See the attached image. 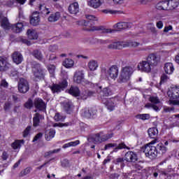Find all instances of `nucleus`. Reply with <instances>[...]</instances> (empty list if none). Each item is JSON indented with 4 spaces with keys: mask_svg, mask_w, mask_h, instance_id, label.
<instances>
[{
    "mask_svg": "<svg viewBox=\"0 0 179 179\" xmlns=\"http://www.w3.org/2000/svg\"><path fill=\"white\" fill-rule=\"evenodd\" d=\"M43 138V133H38L34 137L32 142H37L38 139H41Z\"/></svg>",
    "mask_w": 179,
    "mask_h": 179,
    "instance_id": "bf43d9fd",
    "label": "nucleus"
},
{
    "mask_svg": "<svg viewBox=\"0 0 179 179\" xmlns=\"http://www.w3.org/2000/svg\"><path fill=\"white\" fill-rule=\"evenodd\" d=\"M33 73L35 79L37 80H41V79H44L45 76V69H43L41 64L40 63H35L33 65Z\"/></svg>",
    "mask_w": 179,
    "mask_h": 179,
    "instance_id": "6e6552de",
    "label": "nucleus"
},
{
    "mask_svg": "<svg viewBox=\"0 0 179 179\" xmlns=\"http://www.w3.org/2000/svg\"><path fill=\"white\" fill-rule=\"evenodd\" d=\"M170 30H173V26L171 25L166 26L164 29V33H169Z\"/></svg>",
    "mask_w": 179,
    "mask_h": 179,
    "instance_id": "69168bd1",
    "label": "nucleus"
},
{
    "mask_svg": "<svg viewBox=\"0 0 179 179\" xmlns=\"http://www.w3.org/2000/svg\"><path fill=\"white\" fill-rule=\"evenodd\" d=\"M54 136H55V130L54 129H50L49 132L45 134V138L47 141H51Z\"/></svg>",
    "mask_w": 179,
    "mask_h": 179,
    "instance_id": "ea45409f",
    "label": "nucleus"
},
{
    "mask_svg": "<svg viewBox=\"0 0 179 179\" xmlns=\"http://www.w3.org/2000/svg\"><path fill=\"white\" fill-rule=\"evenodd\" d=\"M34 105L35 108L39 111H44L45 110V108H47L45 102H44V101L40 98H36L34 99Z\"/></svg>",
    "mask_w": 179,
    "mask_h": 179,
    "instance_id": "dca6fc26",
    "label": "nucleus"
},
{
    "mask_svg": "<svg viewBox=\"0 0 179 179\" xmlns=\"http://www.w3.org/2000/svg\"><path fill=\"white\" fill-rule=\"evenodd\" d=\"M59 152H61V148L55 149L53 150H50L49 152H46L45 153V157H48V156H51V155H54V153H58Z\"/></svg>",
    "mask_w": 179,
    "mask_h": 179,
    "instance_id": "603ef678",
    "label": "nucleus"
},
{
    "mask_svg": "<svg viewBox=\"0 0 179 179\" xmlns=\"http://www.w3.org/2000/svg\"><path fill=\"white\" fill-rule=\"evenodd\" d=\"M146 59L151 66H157V64L160 62V57L155 53L150 54Z\"/></svg>",
    "mask_w": 179,
    "mask_h": 179,
    "instance_id": "4468645a",
    "label": "nucleus"
},
{
    "mask_svg": "<svg viewBox=\"0 0 179 179\" xmlns=\"http://www.w3.org/2000/svg\"><path fill=\"white\" fill-rule=\"evenodd\" d=\"M48 71L52 75V76H54L55 73V65L54 64H50L48 66Z\"/></svg>",
    "mask_w": 179,
    "mask_h": 179,
    "instance_id": "8fccbe9b",
    "label": "nucleus"
},
{
    "mask_svg": "<svg viewBox=\"0 0 179 179\" xmlns=\"http://www.w3.org/2000/svg\"><path fill=\"white\" fill-rule=\"evenodd\" d=\"M117 146V143H108L105 145L103 150H108V149H111V148H115Z\"/></svg>",
    "mask_w": 179,
    "mask_h": 179,
    "instance_id": "6e6d98bb",
    "label": "nucleus"
},
{
    "mask_svg": "<svg viewBox=\"0 0 179 179\" xmlns=\"http://www.w3.org/2000/svg\"><path fill=\"white\" fill-rule=\"evenodd\" d=\"M102 103L106 106V108L109 110V111H114V110H115V106H117V103H115V99L109 98L103 99Z\"/></svg>",
    "mask_w": 179,
    "mask_h": 179,
    "instance_id": "2eb2a0df",
    "label": "nucleus"
},
{
    "mask_svg": "<svg viewBox=\"0 0 179 179\" xmlns=\"http://www.w3.org/2000/svg\"><path fill=\"white\" fill-rule=\"evenodd\" d=\"M32 55L34 57V58H36V59H38V61H43V59H44V56L39 50H34L32 52Z\"/></svg>",
    "mask_w": 179,
    "mask_h": 179,
    "instance_id": "f704fd0d",
    "label": "nucleus"
},
{
    "mask_svg": "<svg viewBox=\"0 0 179 179\" xmlns=\"http://www.w3.org/2000/svg\"><path fill=\"white\" fill-rule=\"evenodd\" d=\"M31 170H33L31 167H27L26 169L21 171L20 174L22 177L24 176H27V174H30Z\"/></svg>",
    "mask_w": 179,
    "mask_h": 179,
    "instance_id": "864d4df0",
    "label": "nucleus"
},
{
    "mask_svg": "<svg viewBox=\"0 0 179 179\" xmlns=\"http://www.w3.org/2000/svg\"><path fill=\"white\" fill-rule=\"evenodd\" d=\"M149 101L152 103V104H159L160 103V99L157 96H150L149 98Z\"/></svg>",
    "mask_w": 179,
    "mask_h": 179,
    "instance_id": "3c124183",
    "label": "nucleus"
},
{
    "mask_svg": "<svg viewBox=\"0 0 179 179\" xmlns=\"http://www.w3.org/2000/svg\"><path fill=\"white\" fill-rule=\"evenodd\" d=\"M39 10L43 13V15H50L51 13V11H50L49 8H47L42 5H40L39 6Z\"/></svg>",
    "mask_w": 179,
    "mask_h": 179,
    "instance_id": "de8ad7c7",
    "label": "nucleus"
},
{
    "mask_svg": "<svg viewBox=\"0 0 179 179\" xmlns=\"http://www.w3.org/2000/svg\"><path fill=\"white\" fill-rule=\"evenodd\" d=\"M124 160L127 163H136L138 162V154L134 151H128L124 155Z\"/></svg>",
    "mask_w": 179,
    "mask_h": 179,
    "instance_id": "f8f14e48",
    "label": "nucleus"
},
{
    "mask_svg": "<svg viewBox=\"0 0 179 179\" xmlns=\"http://www.w3.org/2000/svg\"><path fill=\"white\" fill-rule=\"evenodd\" d=\"M0 23H1V27L3 29H4V30H10L12 25H10V23H9V20H8V17H4V18L1 20Z\"/></svg>",
    "mask_w": 179,
    "mask_h": 179,
    "instance_id": "c756f323",
    "label": "nucleus"
},
{
    "mask_svg": "<svg viewBox=\"0 0 179 179\" xmlns=\"http://www.w3.org/2000/svg\"><path fill=\"white\" fill-rule=\"evenodd\" d=\"M156 9L157 10H169L168 1L165 0L158 2L156 5Z\"/></svg>",
    "mask_w": 179,
    "mask_h": 179,
    "instance_id": "393cba45",
    "label": "nucleus"
},
{
    "mask_svg": "<svg viewBox=\"0 0 179 179\" xmlns=\"http://www.w3.org/2000/svg\"><path fill=\"white\" fill-rule=\"evenodd\" d=\"M83 79H85V74L83 71H76L74 74L73 80L76 83H82Z\"/></svg>",
    "mask_w": 179,
    "mask_h": 179,
    "instance_id": "bb28decb",
    "label": "nucleus"
},
{
    "mask_svg": "<svg viewBox=\"0 0 179 179\" xmlns=\"http://www.w3.org/2000/svg\"><path fill=\"white\" fill-rule=\"evenodd\" d=\"M103 13H110V15H114L115 13H117V11L115 10H107V9H105V10H102Z\"/></svg>",
    "mask_w": 179,
    "mask_h": 179,
    "instance_id": "0e129e2a",
    "label": "nucleus"
},
{
    "mask_svg": "<svg viewBox=\"0 0 179 179\" xmlns=\"http://www.w3.org/2000/svg\"><path fill=\"white\" fill-rule=\"evenodd\" d=\"M111 94H112V92H111V90L110 88H108V87L103 88L100 92L101 101H103V100L107 99L106 97H108V96H111Z\"/></svg>",
    "mask_w": 179,
    "mask_h": 179,
    "instance_id": "cd10ccee",
    "label": "nucleus"
},
{
    "mask_svg": "<svg viewBox=\"0 0 179 179\" xmlns=\"http://www.w3.org/2000/svg\"><path fill=\"white\" fill-rule=\"evenodd\" d=\"M96 94V92L90 91V90H85L84 93L81 94V99L83 100H86L88 97H92Z\"/></svg>",
    "mask_w": 179,
    "mask_h": 179,
    "instance_id": "c9c22d12",
    "label": "nucleus"
},
{
    "mask_svg": "<svg viewBox=\"0 0 179 179\" xmlns=\"http://www.w3.org/2000/svg\"><path fill=\"white\" fill-rule=\"evenodd\" d=\"M23 29H24V25H23L22 22L11 24L10 29L12 30L13 33H22V31H23Z\"/></svg>",
    "mask_w": 179,
    "mask_h": 179,
    "instance_id": "4be33fe9",
    "label": "nucleus"
},
{
    "mask_svg": "<svg viewBox=\"0 0 179 179\" xmlns=\"http://www.w3.org/2000/svg\"><path fill=\"white\" fill-rule=\"evenodd\" d=\"M1 159L5 161L8 160V152L6 151L3 152L2 155H1Z\"/></svg>",
    "mask_w": 179,
    "mask_h": 179,
    "instance_id": "774afa93",
    "label": "nucleus"
},
{
    "mask_svg": "<svg viewBox=\"0 0 179 179\" xmlns=\"http://www.w3.org/2000/svg\"><path fill=\"white\" fill-rule=\"evenodd\" d=\"M27 34L29 40H37V38H38V34L34 29H28Z\"/></svg>",
    "mask_w": 179,
    "mask_h": 179,
    "instance_id": "7c9ffc66",
    "label": "nucleus"
},
{
    "mask_svg": "<svg viewBox=\"0 0 179 179\" xmlns=\"http://www.w3.org/2000/svg\"><path fill=\"white\" fill-rule=\"evenodd\" d=\"M148 132L151 139L157 141V135H159V130L157 129V127L150 128L148 129Z\"/></svg>",
    "mask_w": 179,
    "mask_h": 179,
    "instance_id": "a878e982",
    "label": "nucleus"
},
{
    "mask_svg": "<svg viewBox=\"0 0 179 179\" xmlns=\"http://www.w3.org/2000/svg\"><path fill=\"white\" fill-rule=\"evenodd\" d=\"M11 58L13 62L16 65H20V64L23 62V55H22V53H20V52H14L11 55Z\"/></svg>",
    "mask_w": 179,
    "mask_h": 179,
    "instance_id": "f3484780",
    "label": "nucleus"
},
{
    "mask_svg": "<svg viewBox=\"0 0 179 179\" xmlns=\"http://www.w3.org/2000/svg\"><path fill=\"white\" fill-rule=\"evenodd\" d=\"M48 50L50 52H55V51H57L58 50V45H51L49 46Z\"/></svg>",
    "mask_w": 179,
    "mask_h": 179,
    "instance_id": "13d9d810",
    "label": "nucleus"
},
{
    "mask_svg": "<svg viewBox=\"0 0 179 179\" xmlns=\"http://www.w3.org/2000/svg\"><path fill=\"white\" fill-rule=\"evenodd\" d=\"M31 132V126H27V128L22 131L23 138H27Z\"/></svg>",
    "mask_w": 179,
    "mask_h": 179,
    "instance_id": "49530a36",
    "label": "nucleus"
},
{
    "mask_svg": "<svg viewBox=\"0 0 179 179\" xmlns=\"http://www.w3.org/2000/svg\"><path fill=\"white\" fill-rule=\"evenodd\" d=\"M99 66L97 62L95 60H92L88 63V68L90 71H96Z\"/></svg>",
    "mask_w": 179,
    "mask_h": 179,
    "instance_id": "79ce46f5",
    "label": "nucleus"
},
{
    "mask_svg": "<svg viewBox=\"0 0 179 179\" xmlns=\"http://www.w3.org/2000/svg\"><path fill=\"white\" fill-rule=\"evenodd\" d=\"M152 66L147 61H141L138 63L137 68L141 72H145L146 73H149L152 71Z\"/></svg>",
    "mask_w": 179,
    "mask_h": 179,
    "instance_id": "ddd939ff",
    "label": "nucleus"
},
{
    "mask_svg": "<svg viewBox=\"0 0 179 179\" xmlns=\"http://www.w3.org/2000/svg\"><path fill=\"white\" fill-rule=\"evenodd\" d=\"M74 62L71 59H66L63 62V65L65 68H72L73 66Z\"/></svg>",
    "mask_w": 179,
    "mask_h": 179,
    "instance_id": "37998d69",
    "label": "nucleus"
},
{
    "mask_svg": "<svg viewBox=\"0 0 179 179\" xmlns=\"http://www.w3.org/2000/svg\"><path fill=\"white\" fill-rule=\"evenodd\" d=\"M134 73V69L128 66L122 69L119 78L117 79L118 83H126L131 78V76Z\"/></svg>",
    "mask_w": 179,
    "mask_h": 179,
    "instance_id": "20e7f679",
    "label": "nucleus"
},
{
    "mask_svg": "<svg viewBox=\"0 0 179 179\" xmlns=\"http://www.w3.org/2000/svg\"><path fill=\"white\" fill-rule=\"evenodd\" d=\"M69 143H70V146L71 147V146L75 147V146H78V145L80 144V141L76 140V141H71Z\"/></svg>",
    "mask_w": 179,
    "mask_h": 179,
    "instance_id": "680f3d73",
    "label": "nucleus"
},
{
    "mask_svg": "<svg viewBox=\"0 0 179 179\" xmlns=\"http://www.w3.org/2000/svg\"><path fill=\"white\" fill-rule=\"evenodd\" d=\"M10 106H12V103H10V102H6L3 106L4 111H8V110L10 108Z\"/></svg>",
    "mask_w": 179,
    "mask_h": 179,
    "instance_id": "052dcab7",
    "label": "nucleus"
},
{
    "mask_svg": "<svg viewBox=\"0 0 179 179\" xmlns=\"http://www.w3.org/2000/svg\"><path fill=\"white\" fill-rule=\"evenodd\" d=\"M86 18L88 20H83V26H85V27H90V29L84 28V30H86L87 31H99L101 30L102 31V33H105L106 34L115 33L117 31L116 29H106L103 26H94V24H96V22H97V18L94 15H87Z\"/></svg>",
    "mask_w": 179,
    "mask_h": 179,
    "instance_id": "f257e3e1",
    "label": "nucleus"
},
{
    "mask_svg": "<svg viewBox=\"0 0 179 179\" xmlns=\"http://www.w3.org/2000/svg\"><path fill=\"white\" fill-rule=\"evenodd\" d=\"M20 43H22V44H25L26 45H31V42H30V41L27 40V38L23 36L20 37Z\"/></svg>",
    "mask_w": 179,
    "mask_h": 179,
    "instance_id": "5fc2aeb1",
    "label": "nucleus"
},
{
    "mask_svg": "<svg viewBox=\"0 0 179 179\" xmlns=\"http://www.w3.org/2000/svg\"><path fill=\"white\" fill-rule=\"evenodd\" d=\"M24 107L28 110H31L33 107V100L31 99H28L27 101L24 104Z\"/></svg>",
    "mask_w": 179,
    "mask_h": 179,
    "instance_id": "09e8293b",
    "label": "nucleus"
},
{
    "mask_svg": "<svg viewBox=\"0 0 179 179\" xmlns=\"http://www.w3.org/2000/svg\"><path fill=\"white\" fill-rule=\"evenodd\" d=\"M30 90V85H29V81L24 78H20L18 83V91L20 93H27Z\"/></svg>",
    "mask_w": 179,
    "mask_h": 179,
    "instance_id": "9b49d317",
    "label": "nucleus"
},
{
    "mask_svg": "<svg viewBox=\"0 0 179 179\" xmlns=\"http://www.w3.org/2000/svg\"><path fill=\"white\" fill-rule=\"evenodd\" d=\"M30 24L32 26H38L40 24V14L37 11L33 13L30 18Z\"/></svg>",
    "mask_w": 179,
    "mask_h": 179,
    "instance_id": "412c9836",
    "label": "nucleus"
},
{
    "mask_svg": "<svg viewBox=\"0 0 179 179\" xmlns=\"http://www.w3.org/2000/svg\"><path fill=\"white\" fill-rule=\"evenodd\" d=\"M168 1V8L171 10L176 9L179 6V0H167Z\"/></svg>",
    "mask_w": 179,
    "mask_h": 179,
    "instance_id": "2f4dec72",
    "label": "nucleus"
},
{
    "mask_svg": "<svg viewBox=\"0 0 179 179\" xmlns=\"http://www.w3.org/2000/svg\"><path fill=\"white\" fill-rule=\"evenodd\" d=\"M132 26L133 24L131 22H120L115 24L113 27L118 30H127L128 29H131Z\"/></svg>",
    "mask_w": 179,
    "mask_h": 179,
    "instance_id": "a211bd4d",
    "label": "nucleus"
},
{
    "mask_svg": "<svg viewBox=\"0 0 179 179\" xmlns=\"http://www.w3.org/2000/svg\"><path fill=\"white\" fill-rule=\"evenodd\" d=\"M9 69H10V75L12 76H17V73H19V72H17V70H16V69L12 66V65Z\"/></svg>",
    "mask_w": 179,
    "mask_h": 179,
    "instance_id": "4d7b16f0",
    "label": "nucleus"
},
{
    "mask_svg": "<svg viewBox=\"0 0 179 179\" xmlns=\"http://www.w3.org/2000/svg\"><path fill=\"white\" fill-rule=\"evenodd\" d=\"M114 136V134H104V131H99L95 134L93 136V141L96 143H103V142H107L108 139H111Z\"/></svg>",
    "mask_w": 179,
    "mask_h": 179,
    "instance_id": "423d86ee",
    "label": "nucleus"
},
{
    "mask_svg": "<svg viewBox=\"0 0 179 179\" xmlns=\"http://www.w3.org/2000/svg\"><path fill=\"white\" fill-rule=\"evenodd\" d=\"M49 87L53 94L61 93V92H64V90L68 87V80H66V79H64L57 84H52Z\"/></svg>",
    "mask_w": 179,
    "mask_h": 179,
    "instance_id": "0eeeda50",
    "label": "nucleus"
},
{
    "mask_svg": "<svg viewBox=\"0 0 179 179\" xmlns=\"http://www.w3.org/2000/svg\"><path fill=\"white\" fill-rule=\"evenodd\" d=\"M141 43L135 41H130L127 43L124 42H114L112 44L108 45L109 50H122V48H125V47H138Z\"/></svg>",
    "mask_w": 179,
    "mask_h": 179,
    "instance_id": "7ed1b4c3",
    "label": "nucleus"
},
{
    "mask_svg": "<svg viewBox=\"0 0 179 179\" xmlns=\"http://www.w3.org/2000/svg\"><path fill=\"white\" fill-rule=\"evenodd\" d=\"M68 93L73 97H80V90L79 87L71 85L70 88L68 90Z\"/></svg>",
    "mask_w": 179,
    "mask_h": 179,
    "instance_id": "aec40b11",
    "label": "nucleus"
},
{
    "mask_svg": "<svg viewBox=\"0 0 179 179\" xmlns=\"http://www.w3.org/2000/svg\"><path fill=\"white\" fill-rule=\"evenodd\" d=\"M157 150V156H163V155L167 152V147L163 144V143H159L155 146Z\"/></svg>",
    "mask_w": 179,
    "mask_h": 179,
    "instance_id": "6ab92c4d",
    "label": "nucleus"
},
{
    "mask_svg": "<svg viewBox=\"0 0 179 179\" xmlns=\"http://www.w3.org/2000/svg\"><path fill=\"white\" fill-rule=\"evenodd\" d=\"M69 12L71 15H77L79 13V3L78 2H74L69 6Z\"/></svg>",
    "mask_w": 179,
    "mask_h": 179,
    "instance_id": "b1692460",
    "label": "nucleus"
},
{
    "mask_svg": "<svg viewBox=\"0 0 179 179\" xmlns=\"http://www.w3.org/2000/svg\"><path fill=\"white\" fill-rule=\"evenodd\" d=\"M125 158L124 157H118L113 161L114 164L117 166L120 165V169H123L125 167Z\"/></svg>",
    "mask_w": 179,
    "mask_h": 179,
    "instance_id": "4c0bfd02",
    "label": "nucleus"
},
{
    "mask_svg": "<svg viewBox=\"0 0 179 179\" xmlns=\"http://www.w3.org/2000/svg\"><path fill=\"white\" fill-rule=\"evenodd\" d=\"M168 96L170 97L169 104L173 106H179V86H176L168 91Z\"/></svg>",
    "mask_w": 179,
    "mask_h": 179,
    "instance_id": "39448f33",
    "label": "nucleus"
},
{
    "mask_svg": "<svg viewBox=\"0 0 179 179\" xmlns=\"http://www.w3.org/2000/svg\"><path fill=\"white\" fill-rule=\"evenodd\" d=\"M97 114V108L96 107H91L88 109V115L87 117L89 118H94Z\"/></svg>",
    "mask_w": 179,
    "mask_h": 179,
    "instance_id": "58836bf2",
    "label": "nucleus"
},
{
    "mask_svg": "<svg viewBox=\"0 0 179 179\" xmlns=\"http://www.w3.org/2000/svg\"><path fill=\"white\" fill-rule=\"evenodd\" d=\"M59 17H61V13L56 12L55 13L51 14L48 17V22H54L59 20Z\"/></svg>",
    "mask_w": 179,
    "mask_h": 179,
    "instance_id": "72a5a7b5",
    "label": "nucleus"
},
{
    "mask_svg": "<svg viewBox=\"0 0 179 179\" xmlns=\"http://www.w3.org/2000/svg\"><path fill=\"white\" fill-rule=\"evenodd\" d=\"M122 149H127V150H129L131 148L127 146L125 143L122 142L118 144V145L115 148V152H117V150H121Z\"/></svg>",
    "mask_w": 179,
    "mask_h": 179,
    "instance_id": "c03bdc74",
    "label": "nucleus"
},
{
    "mask_svg": "<svg viewBox=\"0 0 179 179\" xmlns=\"http://www.w3.org/2000/svg\"><path fill=\"white\" fill-rule=\"evenodd\" d=\"M41 120H44V116L39 113H35L33 117V127H34V128L40 127Z\"/></svg>",
    "mask_w": 179,
    "mask_h": 179,
    "instance_id": "5701e85b",
    "label": "nucleus"
},
{
    "mask_svg": "<svg viewBox=\"0 0 179 179\" xmlns=\"http://www.w3.org/2000/svg\"><path fill=\"white\" fill-rule=\"evenodd\" d=\"M55 121H62V116L59 113H56L55 115Z\"/></svg>",
    "mask_w": 179,
    "mask_h": 179,
    "instance_id": "338daca9",
    "label": "nucleus"
},
{
    "mask_svg": "<svg viewBox=\"0 0 179 179\" xmlns=\"http://www.w3.org/2000/svg\"><path fill=\"white\" fill-rule=\"evenodd\" d=\"M88 5L94 9H97V8L101 6V0H90L88 2Z\"/></svg>",
    "mask_w": 179,
    "mask_h": 179,
    "instance_id": "473e14b6",
    "label": "nucleus"
},
{
    "mask_svg": "<svg viewBox=\"0 0 179 179\" xmlns=\"http://www.w3.org/2000/svg\"><path fill=\"white\" fill-rule=\"evenodd\" d=\"M62 167H68V166H69V160H68L67 159H64L62 162Z\"/></svg>",
    "mask_w": 179,
    "mask_h": 179,
    "instance_id": "e2e57ef3",
    "label": "nucleus"
},
{
    "mask_svg": "<svg viewBox=\"0 0 179 179\" xmlns=\"http://www.w3.org/2000/svg\"><path fill=\"white\" fill-rule=\"evenodd\" d=\"M22 143H24V140H15L13 143H11V148L14 150H16V149L22 148Z\"/></svg>",
    "mask_w": 179,
    "mask_h": 179,
    "instance_id": "e433bc0d",
    "label": "nucleus"
},
{
    "mask_svg": "<svg viewBox=\"0 0 179 179\" xmlns=\"http://www.w3.org/2000/svg\"><path fill=\"white\" fill-rule=\"evenodd\" d=\"M10 68H12V64L9 63V59L6 56H0V72H6Z\"/></svg>",
    "mask_w": 179,
    "mask_h": 179,
    "instance_id": "9d476101",
    "label": "nucleus"
},
{
    "mask_svg": "<svg viewBox=\"0 0 179 179\" xmlns=\"http://www.w3.org/2000/svg\"><path fill=\"white\" fill-rule=\"evenodd\" d=\"M102 75H105L107 78H110L111 79H117L118 78V67L117 66H112L108 71L106 68H103L101 71Z\"/></svg>",
    "mask_w": 179,
    "mask_h": 179,
    "instance_id": "1a4fd4ad",
    "label": "nucleus"
},
{
    "mask_svg": "<svg viewBox=\"0 0 179 179\" xmlns=\"http://www.w3.org/2000/svg\"><path fill=\"white\" fill-rule=\"evenodd\" d=\"M136 118L142 120V121H146V120L150 119V115L149 113L138 114L136 115Z\"/></svg>",
    "mask_w": 179,
    "mask_h": 179,
    "instance_id": "a19ab883",
    "label": "nucleus"
},
{
    "mask_svg": "<svg viewBox=\"0 0 179 179\" xmlns=\"http://www.w3.org/2000/svg\"><path fill=\"white\" fill-rule=\"evenodd\" d=\"M157 142V140H152L150 143L143 146L141 148V152L145 153V157L150 159V160H155L157 157V152L156 150V146H153L152 145H155Z\"/></svg>",
    "mask_w": 179,
    "mask_h": 179,
    "instance_id": "f03ea898",
    "label": "nucleus"
},
{
    "mask_svg": "<svg viewBox=\"0 0 179 179\" xmlns=\"http://www.w3.org/2000/svg\"><path fill=\"white\" fill-rule=\"evenodd\" d=\"M64 110L67 114H71L72 104H71V102H67L64 104Z\"/></svg>",
    "mask_w": 179,
    "mask_h": 179,
    "instance_id": "a18cd8bd",
    "label": "nucleus"
},
{
    "mask_svg": "<svg viewBox=\"0 0 179 179\" xmlns=\"http://www.w3.org/2000/svg\"><path fill=\"white\" fill-rule=\"evenodd\" d=\"M164 69L165 73H167V75H171V73L174 72V65H173V63L171 62L166 63Z\"/></svg>",
    "mask_w": 179,
    "mask_h": 179,
    "instance_id": "c85d7f7f",
    "label": "nucleus"
}]
</instances>
